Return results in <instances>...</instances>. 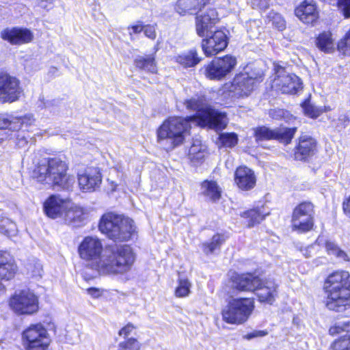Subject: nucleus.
Masks as SVG:
<instances>
[{
  "label": "nucleus",
  "mask_w": 350,
  "mask_h": 350,
  "mask_svg": "<svg viewBox=\"0 0 350 350\" xmlns=\"http://www.w3.org/2000/svg\"><path fill=\"white\" fill-rule=\"evenodd\" d=\"M79 257L99 274L118 275L133 268L135 254L128 245H111L105 248L96 237H85L78 246Z\"/></svg>",
  "instance_id": "f257e3e1"
},
{
  "label": "nucleus",
  "mask_w": 350,
  "mask_h": 350,
  "mask_svg": "<svg viewBox=\"0 0 350 350\" xmlns=\"http://www.w3.org/2000/svg\"><path fill=\"white\" fill-rule=\"evenodd\" d=\"M68 170V164L64 156L44 158L35 165L31 176L41 184L68 189L74 183Z\"/></svg>",
  "instance_id": "f03ea898"
},
{
  "label": "nucleus",
  "mask_w": 350,
  "mask_h": 350,
  "mask_svg": "<svg viewBox=\"0 0 350 350\" xmlns=\"http://www.w3.org/2000/svg\"><path fill=\"white\" fill-rule=\"evenodd\" d=\"M327 295V307L332 310L341 311L350 306V274L346 271H337L329 274L324 284Z\"/></svg>",
  "instance_id": "7ed1b4c3"
},
{
  "label": "nucleus",
  "mask_w": 350,
  "mask_h": 350,
  "mask_svg": "<svg viewBox=\"0 0 350 350\" xmlns=\"http://www.w3.org/2000/svg\"><path fill=\"white\" fill-rule=\"evenodd\" d=\"M190 127L188 119L170 117L158 129L157 141L166 150H172L183 143Z\"/></svg>",
  "instance_id": "20e7f679"
},
{
  "label": "nucleus",
  "mask_w": 350,
  "mask_h": 350,
  "mask_svg": "<svg viewBox=\"0 0 350 350\" xmlns=\"http://www.w3.org/2000/svg\"><path fill=\"white\" fill-rule=\"evenodd\" d=\"M99 230L116 241H126L135 234V226L129 217L107 213L102 217Z\"/></svg>",
  "instance_id": "39448f33"
},
{
  "label": "nucleus",
  "mask_w": 350,
  "mask_h": 350,
  "mask_svg": "<svg viewBox=\"0 0 350 350\" xmlns=\"http://www.w3.org/2000/svg\"><path fill=\"white\" fill-rule=\"evenodd\" d=\"M187 109L196 111V116H190V120H195L202 127L223 129L228 123L226 113L206 106L202 100L193 98L185 102Z\"/></svg>",
  "instance_id": "423d86ee"
},
{
  "label": "nucleus",
  "mask_w": 350,
  "mask_h": 350,
  "mask_svg": "<svg viewBox=\"0 0 350 350\" xmlns=\"http://www.w3.org/2000/svg\"><path fill=\"white\" fill-rule=\"evenodd\" d=\"M254 308V300L250 298H232L221 310L224 321L229 324L245 323Z\"/></svg>",
  "instance_id": "0eeeda50"
},
{
  "label": "nucleus",
  "mask_w": 350,
  "mask_h": 350,
  "mask_svg": "<svg viewBox=\"0 0 350 350\" xmlns=\"http://www.w3.org/2000/svg\"><path fill=\"white\" fill-rule=\"evenodd\" d=\"M22 342L26 350H48L51 340L41 323L33 324L22 333Z\"/></svg>",
  "instance_id": "6e6552de"
},
{
  "label": "nucleus",
  "mask_w": 350,
  "mask_h": 350,
  "mask_svg": "<svg viewBox=\"0 0 350 350\" xmlns=\"http://www.w3.org/2000/svg\"><path fill=\"white\" fill-rule=\"evenodd\" d=\"M11 310L19 315H31L38 310V297L29 289L16 291L9 300Z\"/></svg>",
  "instance_id": "1a4fd4ad"
},
{
  "label": "nucleus",
  "mask_w": 350,
  "mask_h": 350,
  "mask_svg": "<svg viewBox=\"0 0 350 350\" xmlns=\"http://www.w3.org/2000/svg\"><path fill=\"white\" fill-rule=\"evenodd\" d=\"M314 206L310 202H303L293 210L292 228L293 230L304 233L311 230L314 226Z\"/></svg>",
  "instance_id": "9d476101"
},
{
  "label": "nucleus",
  "mask_w": 350,
  "mask_h": 350,
  "mask_svg": "<svg viewBox=\"0 0 350 350\" xmlns=\"http://www.w3.org/2000/svg\"><path fill=\"white\" fill-rule=\"evenodd\" d=\"M237 64V59L231 55L214 59L205 69V75L210 79L221 80L228 75Z\"/></svg>",
  "instance_id": "9b49d317"
},
{
  "label": "nucleus",
  "mask_w": 350,
  "mask_h": 350,
  "mask_svg": "<svg viewBox=\"0 0 350 350\" xmlns=\"http://www.w3.org/2000/svg\"><path fill=\"white\" fill-rule=\"evenodd\" d=\"M262 80L260 75L254 76L247 72L239 73L233 79L231 92L237 97L247 96Z\"/></svg>",
  "instance_id": "f8f14e48"
},
{
  "label": "nucleus",
  "mask_w": 350,
  "mask_h": 350,
  "mask_svg": "<svg viewBox=\"0 0 350 350\" xmlns=\"http://www.w3.org/2000/svg\"><path fill=\"white\" fill-rule=\"evenodd\" d=\"M22 90L19 81L9 75L0 74V102L13 103L18 100Z\"/></svg>",
  "instance_id": "ddd939ff"
},
{
  "label": "nucleus",
  "mask_w": 350,
  "mask_h": 350,
  "mask_svg": "<svg viewBox=\"0 0 350 350\" xmlns=\"http://www.w3.org/2000/svg\"><path fill=\"white\" fill-rule=\"evenodd\" d=\"M296 131V127H279L271 130L266 126H261L255 129V137L258 141L275 139L282 143L287 144L291 142Z\"/></svg>",
  "instance_id": "4468645a"
},
{
  "label": "nucleus",
  "mask_w": 350,
  "mask_h": 350,
  "mask_svg": "<svg viewBox=\"0 0 350 350\" xmlns=\"http://www.w3.org/2000/svg\"><path fill=\"white\" fill-rule=\"evenodd\" d=\"M273 83V86L284 94H295L302 88L300 79L294 74L286 72L284 68L277 71Z\"/></svg>",
  "instance_id": "2eb2a0df"
},
{
  "label": "nucleus",
  "mask_w": 350,
  "mask_h": 350,
  "mask_svg": "<svg viewBox=\"0 0 350 350\" xmlns=\"http://www.w3.org/2000/svg\"><path fill=\"white\" fill-rule=\"evenodd\" d=\"M218 21L217 12L214 8H208L196 17V31L200 37L212 34L213 28Z\"/></svg>",
  "instance_id": "dca6fc26"
},
{
  "label": "nucleus",
  "mask_w": 350,
  "mask_h": 350,
  "mask_svg": "<svg viewBox=\"0 0 350 350\" xmlns=\"http://www.w3.org/2000/svg\"><path fill=\"white\" fill-rule=\"evenodd\" d=\"M228 45L227 37L222 31H215L213 34L202 41V47L206 56H213L223 51Z\"/></svg>",
  "instance_id": "f3484780"
},
{
  "label": "nucleus",
  "mask_w": 350,
  "mask_h": 350,
  "mask_svg": "<svg viewBox=\"0 0 350 350\" xmlns=\"http://www.w3.org/2000/svg\"><path fill=\"white\" fill-rule=\"evenodd\" d=\"M78 182L80 189L83 191H94L102 183V176L96 167H88L78 174Z\"/></svg>",
  "instance_id": "a211bd4d"
},
{
  "label": "nucleus",
  "mask_w": 350,
  "mask_h": 350,
  "mask_svg": "<svg viewBox=\"0 0 350 350\" xmlns=\"http://www.w3.org/2000/svg\"><path fill=\"white\" fill-rule=\"evenodd\" d=\"M70 200L64 199L59 195H52L44 203L45 214L50 218L62 217L64 212L69 208Z\"/></svg>",
  "instance_id": "6ab92c4d"
},
{
  "label": "nucleus",
  "mask_w": 350,
  "mask_h": 350,
  "mask_svg": "<svg viewBox=\"0 0 350 350\" xmlns=\"http://www.w3.org/2000/svg\"><path fill=\"white\" fill-rule=\"evenodd\" d=\"M1 37L12 44H23L30 42L33 38V35L27 28L13 27L3 29L1 32Z\"/></svg>",
  "instance_id": "aec40b11"
},
{
  "label": "nucleus",
  "mask_w": 350,
  "mask_h": 350,
  "mask_svg": "<svg viewBox=\"0 0 350 350\" xmlns=\"http://www.w3.org/2000/svg\"><path fill=\"white\" fill-rule=\"evenodd\" d=\"M234 182L241 190L248 191L254 187L256 178L251 169L246 166H240L235 171Z\"/></svg>",
  "instance_id": "412c9836"
},
{
  "label": "nucleus",
  "mask_w": 350,
  "mask_h": 350,
  "mask_svg": "<svg viewBox=\"0 0 350 350\" xmlns=\"http://www.w3.org/2000/svg\"><path fill=\"white\" fill-rule=\"evenodd\" d=\"M296 16L304 23L313 24L319 18V12L312 1H304L295 10Z\"/></svg>",
  "instance_id": "4be33fe9"
},
{
  "label": "nucleus",
  "mask_w": 350,
  "mask_h": 350,
  "mask_svg": "<svg viewBox=\"0 0 350 350\" xmlns=\"http://www.w3.org/2000/svg\"><path fill=\"white\" fill-rule=\"evenodd\" d=\"M278 286L273 280L262 281L254 292L260 302L271 304L278 295Z\"/></svg>",
  "instance_id": "5701e85b"
},
{
  "label": "nucleus",
  "mask_w": 350,
  "mask_h": 350,
  "mask_svg": "<svg viewBox=\"0 0 350 350\" xmlns=\"http://www.w3.org/2000/svg\"><path fill=\"white\" fill-rule=\"evenodd\" d=\"M316 150V141L308 135H301L299 138V144L295 152V159L304 160L312 155Z\"/></svg>",
  "instance_id": "b1692460"
},
{
  "label": "nucleus",
  "mask_w": 350,
  "mask_h": 350,
  "mask_svg": "<svg viewBox=\"0 0 350 350\" xmlns=\"http://www.w3.org/2000/svg\"><path fill=\"white\" fill-rule=\"evenodd\" d=\"M260 284V279L250 273L237 275L233 279L234 287L242 291L254 292Z\"/></svg>",
  "instance_id": "393cba45"
},
{
  "label": "nucleus",
  "mask_w": 350,
  "mask_h": 350,
  "mask_svg": "<svg viewBox=\"0 0 350 350\" xmlns=\"http://www.w3.org/2000/svg\"><path fill=\"white\" fill-rule=\"evenodd\" d=\"M16 271V265L10 254L5 251H0V280H11Z\"/></svg>",
  "instance_id": "a878e982"
},
{
  "label": "nucleus",
  "mask_w": 350,
  "mask_h": 350,
  "mask_svg": "<svg viewBox=\"0 0 350 350\" xmlns=\"http://www.w3.org/2000/svg\"><path fill=\"white\" fill-rule=\"evenodd\" d=\"M29 120L30 118L27 116L16 117L7 113H0V129L16 132Z\"/></svg>",
  "instance_id": "bb28decb"
},
{
  "label": "nucleus",
  "mask_w": 350,
  "mask_h": 350,
  "mask_svg": "<svg viewBox=\"0 0 350 350\" xmlns=\"http://www.w3.org/2000/svg\"><path fill=\"white\" fill-rule=\"evenodd\" d=\"M209 0H178L176 10L181 15L194 14L201 10Z\"/></svg>",
  "instance_id": "cd10ccee"
},
{
  "label": "nucleus",
  "mask_w": 350,
  "mask_h": 350,
  "mask_svg": "<svg viewBox=\"0 0 350 350\" xmlns=\"http://www.w3.org/2000/svg\"><path fill=\"white\" fill-rule=\"evenodd\" d=\"M221 188L214 180H206L201 183V194L208 201H218L221 197Z\"/></svg>",
  "instance_id": "c85d7f7f"
},
{
  "label": "nucleus",
  "mask_w": 350,
  "mask_h": 350,
  "mask_svg": "<svg viewBox=\"0 0 350 350\" xmlns=\"http://www.w3.org/2000/svg\"><path fill=\"white\" fill-rule=\"evenodd\" d=\"M63 217L66 222L78 225L85 219V214L82 208L74 206L70 202L69 208L64 212Z\"/></svg>",
  "instance_id": "c756f323"
},
{
  "label": "nucleus",
  "mask_w": 350,
  "mask_h": 350,
  "mask_svg": "<svg viewBox=\"0 0 350 350\" xmlns=\"http://www.w3.org/2000/svg\"><path fill=\"white\" fill-rule=\"evenodd\" d=\"M134 62L135 66L139 69L151 73H156L157 71L155 58L152 55L139 56L135 59Z\"/></svg>",
  "instance_id": "7c9ffc66"
},
{
  "label": "nucleus",
  "mask_w": 350,
  "mask_h": 350,
  "mask_svg": "<svg viewBox=\"0 0 350 350\" xmlns=\"http://www.w3.org/2000/svg\"><path fill=\"white\" fill-rule=\"evenodd\" d=\"M200 60L195 49H191L176 57V62L185 68L195 66Z\"/></svg>",
  "instance_id": "2f4dec72"
},
{
  "label": "nucleus",
  "mask_w": 350,
  "mask_h": 350,
  "mask_svg": "<svg viewBox=\"0 0 350 350\" xmlns=\"http://www.w3.org/2000/svg\"><path fill=\"white\" fill-rule=\"evenodd\" d=\"M334 45L332 33L329 31L321 33L317 38V46L322 51L331 53L334 50Z\"/></svg>",
  "instance_id": "473e14b6"
},
{
  "label": "nucleus",
  "mask_w": 350,
  "mask_h": 350,
  "mask_svg": "<svg viewBox=\"0 0 350 350\" xmlns=\"http://www.w3.org/2000/svg\"><path fill=\"white\" fill-rule=\"evenodd\" d=\"M191 282L183 275H179L177 286L175 289V296L179 298L186 297L191 293Z\"/></svg>",
  "instance_id": "72a5a7b5"
},
{
  "label": "nucleus",
  "mask_w": 350,
  "mask_h": 350,
  "mask_svg": "<svg viewBox=\"0 0 350 350\" xmlns=\"http://www.w3.org/2000/svg\"><path fill=\"white\" fill-rule=\"evenodd\" d=\"M224 241L223 235L219 234H215L212 237L210 242H206L202 244V250L207 255L212 254L215 250L219 248Z\"/></svg>",
  "instance_id": "f704fd0d"
},
{
  "label": "nucleus",
  "mask_w": 350,
  "mask_h": 350,
  "mask_svg": "<svg viewBox=\"0 0 350 350\" xmlns=\"http://www.w3.org/2000/svg\"><path fill=\"white\" fill-rule=\"evenodd\" d=\"M224 241L223 235L219 234H215L212 237L210 242H206L202 244V250L207 255L212 254L215 250L219 248Z\"/></svg>",
  "instance_id": "c9c22d12"
},
{
  "label": "nucleus",
  "mask_w": 350,
  "mask_h": 350,
  "mask_svg": "<svg viewBox=\"0 0 350 350\" xmlns=\"http://www.w3.org/2000/svg\"><path fill=\"white\" fill-rule=\"evenodd\" d=\"M17 228L15 223L8 217L0 216V232L8 237L16 234Z\"/></svg>",
  "instance_id": "e433bc0d"
},
{
  "label": "nucleus",
  "mask_w": 350,
  "mask_h": 350,
  "mask_svg": "<svg viewBox=\"0 0 350 350\" xmlns=\"http://www.w3.org/2000/svg\"><path fill=\"white\" fill-rule=\"evenodd\" d=\"M241 216L248 219L247 226L251 228L262 221L265 215L261 213L258 209H251L244 212Z\"/></svg>",
  "instance_id": "4c0bfd02"
},
{
  "label": "nucleus",
  "mask_w": 350,
  "mask_h": 350,
  "mask_svg": "<svg viewBox=\"0 0 350 350\" xmlns=\"http://www.w3.org/2000/svg\"><path fill=\"white\" fill-rule=\"evenodd\" d=\"M329 350H350V335H345L334 340Z\"/></svg>",
  "instance_id": "58836bf2"
},
{
  "label": "nucleus",
  "mask_w": 350,
  "mask_h": 350,
  "mask_svg": "<svg viewBox=\"0 0 350 350\" xmlns=\"http://www.w3.org/2000/svg\"><path fill=\"white\" fill-rule=\"evenodd\" d=\"M219 142L222 146L232 148L237 145L238 136L234 133H224L219 135Z\"/></svg>",
  "instance_id": "ea45409f"
},
{
  "label": "nucleus",
  "mask_w": 350,
  "mask_h": 350,
  "mask_svg": "<svg viewBox=\"0 0 350 350\" xmlns=\"http://www.w3.org/2000/svg\"><path fill=\"white\" fill-rule=\"evenodd\" d=\"M269 22L276 27L278 30L282 31L286 27V23L282 16L273 11H271L267 15Z\"/></svg>",
  "instance_id": "a19ab883"
},
{
  "label": "nucleus",
  "mask_w": 350,
  "mask_h": 350,
  "mask_svg": "<svg viewBox=\"0 0 350 350\" xmlns=\"http://www.w3.org/2000/svg\"><path fill=\"white\" fill-rule=\"evenodd\" d=\"M28 272L33 277H41L43 273L42 265L37 259L30 260L27 265Z\"/></svg>",
  "instance_id": "79ce46f5"
},
{
  "label": "nucleus",
  "mask_w": 350,
  "mask_h": 350,
  "mask_svg": "<svg viewBox=\"0 0 350 350\" xmlns=\"http://www.w3.org/2000/svg\"><path fill=\"white\" fill-rule=\"evenodd\" d=\"M350 331V321H342L336 323L334 325L331 326L329 329V334L332 336H335L341 334L342 332Z\"/></svg>",
  "instance_id": "37998d69"
},
{
  "label": "nucleus",
  "mask_w": 350,
  "mask_h": 350,
  "mask_svg": "<svg viewBox=\"0 0 350 350\" xmlns=\"http://www.w3.org/2000/svg\"><path fill=\"white\" fill-rule=\"evenodd\" d=\"M302 107L304 113L312 118L319 117L322 113V110L321 109L315 107L310 102H304L302 105Z\"/></svg>",
  "instance_id": "c03bdc74"
},
{
  "label": "nucleus",
  "mask_w": 350,
  "mask_h": 350,
  "mask_svg": "<svg viewBox=\"0 0 350 350\" xmlns=\"http://www.w3.org/2000/svg\"><path fill=\"white\" fill-rule=\"evenodd\" d=\"M338 49L344 55H350V29L345 37L338 42Z\"/></svg>",
  "instance_id": "a18cd8bd"
},
{
  "label": "nucleus",
  "mask_w": 350,
  "mask_h": 350,
  "mask_svg": "<svg viewBox=\"0 0 350 350\" xmlns=\"http://www.w3.org/2000/svg\"><path fill=\"white\" fill-rule=\"evenodd\" d=\"M135 327L133 325L129 323L119 331V336L123 337L124 340H126L128 338L133 337V334H135Z\"/></svg>",
  "instance_id": "49530a36"
},
{
  "label": "nucleus",
  "mask_w": 350,
  "mask_h": 350,
  "mask_svg": "<svg viewBox=\"0 0 350 350\" xmlns=\"http://www.w3.org/2000/svg\"><path fill=\"white\" fill-rule=\"evenodd\" d=\"M338 3L342 10L344 16L350 18V0H338Z\"/></svg>",
  "instance_id": "de8ad7c7"
},
{
  "label": "nucleus",
  "mask_w": 350,
  "mask_h": 350,
  "mask_svg": "<svg viewBox=\"0 0 350 350\" xmlns=\"http://www.w3.org/2000/svg\"><path fill=\"white\" fill-rule=\"evenodd\" d=\"M253 8H257L261 10H267L270 5V0H253Z\"/></svg>",
  "instance_id": "09e8293b"
},
{
  "label": "nucleus",
  "mask_w": 350,
  "mask_h": 350,
  "mask_svg": "<svg viewBox=\"0 0 350 350\" xmlns=\"http://www.w3.org/2000/svg\"><path fill=\"white\" fill-rule=\"evenodd\" d=\"M325 248L329 254H332L334 256L336 255V254L340 250V248L335 243L332 242L330 241H326Z\"/></svg>",
  "instance_id": "8fccbe9b"
},
{
  "label": "nucleus",
  "mask_w": 350,
  "mask_h": 350,
  "mask_svg": "<svg viewBox=\"0 0 350 350\" xmlns=\"http://www.w3.org/2000/svg\"><path fill=\"white\" fill-rule=\"evenodd\" d=\"M143 31H144L146 36H147L148 38H149L152 40H153L156 38V32H155V29H154V26H152V25L144 26Z\"/></svg>",
  "instance_id": "3c124183"
},
{
  "label": "nucleus",
  "mask_w": 350,
  "mask_h": 350,
  "mask_svg": "<svg viewBox=\"0 0 350 350\" xmlns=\"http://www.w3.org/2000/svg\"><path fill=\"white\" fill-rule=\"evenodd\" d=\"M87 292L94 298H98L102 295V291L99 288L94 287L88 288Z\"/></svg>",
  "instance_id": "603ef678"
},
{
  "label": "nucleus",
  "mask_w": 350,
  "mask_h": 350,
  "mask_svg": "<svg viewBox=\"0 0 350 350\" xmlns=\"http://www.w3.org/2000/svg\"><path fill=\"white\" fill-rule=\"evenodd\" d=\"M205 156L204 149L194 154L193 155L189 156L190 159L192 161H200L204 159Z\"/></svg>",
  "instance_id": "864d4df0"
},
{
  "label": "nucleus",
  "mask_w": 350,
  "mask_h": 350,
  "mask_svg": "<svg viewBox=\"0 0 350 350\" xmlns=\"http://www.w3.org/2000/svg\"><path fill=\"white\" fill-rule=\"evenodd\" d=\"M38 5L44 9H51L53 5V0H38Z\"/></svg>",
  "instance_id": "5fc2aeb1"
},
{
  "label": "nucleus",
  "mask_w": 350,
  "mask_h": 350,
  "mask_svg": "<svg viewBox=\"0 0 350 350\" xmlns=\"http://www.w3.org/2000/svg\"><path fill=\"white\" fill-rule=\"evenodd\" d=\"M204 148H203L202 146H201L200 144H193L191 148H189V156H191V155H193L194 154L204 150Z\"/></svg>",
  "instance_id": "6e6d98bb"
},
{
  "label": "nucleus",
  "mask_w": 350,
  "mask_h": 350,
  "mask_svg": "<svg viewBox=\"0 0 350 350\" xmlns=\"http://www.w3.org/2000/svg\"><path fill=\"white\" fill-rule=\"evenodd\" d=\"M335 256L337 257L338 258H340L346 262H348L350 260V258H349V256H348V254L340 249L339 250V251L338 252L336 255H335Z\"/></svg>",
  "instance_id": "4d7b16f0"
},
{
  "label": "nucleus",
  "mask_w": 350,
  "mask_h": 350,
  "mask_svg": "<svg viewBox=\"0 0 350 350\" xmlns=\"http://www.w3.org/2000/svg\"><path fill=\"white\" fill-rule=\"evenodd\" d=\"M267 333L265 331H255L252 333H250L249 334H247V338L248 339H251V338H255V337H258V336H264L267 334Z\"/></svg>",
  "instance_id": "13d9d810"
},
{
  "label": "nucleus",
  "mask_w": 350,
  "mask_h": 350,
  "mask_svg": "<svg viewBox=\"0 0 350 350\" xmlns=\"http://www.w3.org/2000/svg\"><path fill=\"white\" fill-rule=\"evenodd\" d=\"M132 31L129 32V34L132 36L133 33H138L143 31L144 26L141 24L133 25L131 27Z\"/></svg>",
  "instance_id": "bf43d9fd"
},
{
  "label": "nucleus",
  "mask_w": 350,
  "mask_h": 350,
  "mask_svg": "<svg viewBox=\"0 0 350 350\" xmlns=\"http://www.w3.org/2000/svg\"><path fill=\"white\" fill-rule=\"evenodd\" d=\"M343 210L345 214L350 218V197L343 203Z\"/></svg>",
  "instance_id": "052dcab7"
},
{
  "label": "nucleus",
  "mask_w": 350,
  "mask_h": 350,
  "mask_svg": "<svg viewBox=\"0 0 350 350\" xmlns=\"http://www.w3.org/2000/svg\"><path fill=\"white\" fill-rule=\"evenodd\" d=\"M312 249V246L310 245V246H308L304 249H302L301 250V252H302L303 255L306 257V258H310L311 257V250Z\"/></svg>",
  "instance_id": "680f3d73"
},
{
  "label": "nucleus",
  "mask_w": 350,
  "mask_h": 350,
  "mask_svg": "<svg viewBox=\"0 0 350 350\" xmlns=\"http://www.w3.org/2000/svg\"><path fill=\"white\" fill-rule=\"evenodd\" d=\"M284 111L282 110H271L270 111V115L273 117V118H277L278 117H280L284 115Z\"/></svg>",
  "instance_id": "e2e57ef3"
},
{
  "label": "nucleus",
  "mask_w": 350,
  "mask_h": 350,
  "mask_svg": "<svg viewBox=\"0 0 350 350\" xmlns=\"http://www.w3.org/2000/svg\"><path fill=\"white\" fill-rule=\"evenodd\" d=\"M4 291H5L4 286L1 284H0V293H1V292L3 293Z\"/></svg>",
  "instance_id": "0e129e2a"
},
{
  "label": "nucleus",
  "mask_w": 350,
  "mask_h": 350,
  "mask_svg": "<svg viewBox=\"0 0 350 350\" xmlns=\"http://www.w3.org/2000/svg\"><path fill=\"white\" fill-rule=\"evenodd\" d=\"M112 184H113L112 191H114L116 189V185H113V183H112Z\"/></svg>",
  "instance_id": "69168bd1"
},
{
  "label": "nucleus",
  "mask_w": 350,
  "mask_h": 350,
  "mask_svg": "<svg viewBox=\"0 0 350 350\" xmlns=\"http://www.w3.org/2000/svg\"><path fill=\"white\" fill-rule=\"evenodd\" d=\"M317 241L319 242L320 241V238H318Z\"/></svg>",
  "instance_id": "338daca9"
}]
</instances>
